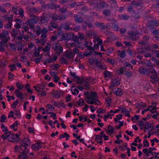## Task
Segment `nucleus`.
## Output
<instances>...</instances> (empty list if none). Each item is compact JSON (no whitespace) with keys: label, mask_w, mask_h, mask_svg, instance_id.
Wrapping results in <instances>:
<instances>
[{"label":"nucleus","mask_w":159,"mask_h":159,"mask_svg":"<svg viewBox=\"0 0 159 159\" xmlns=\"http://www.w3.org/2000/svg\"><path fill=\"white\" fill-rule=\"evenodd\" d=\"M84 100L88 104H95L99 105L100 104V102L98 100L93 97L90 94H88Z\"/></svg>","instance_id":"f257e3e1"},{"label":"nucleus","mask_w":159,"mask_h":159,"mask_svg":"<svg viewBox=\"0 0 159 159\" xmlns=\"http://www.w3.org/2000/svg\"><path fill=\"white\" fill-rule=\"evenodd\" d=\"M0 39H3L4 43H7L10 39L9 32L6 30H3L2 33H0Z\"/></svg>","instance_id":"f03ea898"},{"label":"nucleus","mask_w":159,"mask_h":159,"mask_svg":"<svg viewBox=\"0 0 159 159\" xmlns=\"http://www.w3.org/2000/svg\"><path fill=\"white\" fill-rule=\"evenodd\" d=\"M20 139L18 134H14L11 133L10 136H9L8 140L9 141L14 143H17L19 142Z\"/></svg>","instance_id":"7ed1b4c3"},{"label":"nucleus","mask_w":159,"mask_h":159,"mask_svg":"<svg viewBox=\"0 0 159 159\" xmlns=\"http://www.w3.org/2000/svg\"><path fill=\"white\" fill-rule=\"evenodd\" d=\"M75 35L74 33L68 32L67 33H65L62 35V39L63 40L68 41L70 40Z\"/></svg>","instance_id":"20e7f679"},{"label":"nucleus","mask_w":159,"mask_h":159,"mask_svg":"<svg viewBox=\"0 0 159 159\" xmlns=\"http://www.w3.org/2000/svg\"><path fill=\"white\" fill-rule=\"evenodd\" d=\"M129 37L133 40H136L139 38V34L133 31H129L128 32Z\"/></svg>","instance_id":"39448f33"},{"label":"nucleus","mask_w":159,"mask_h":159,"mask_svg":"<svg viewBox=\"0 0 159 159\" xmlns=\"http://www.w3.org/2000/svg\"><path fill=\"white\" fill-rule=\"evenodd\" d=\"M55 98H59L61 94H62V92L61 90L57 91L55 90H53L50 93Z\"/></svg>","instance_id":"423d86ee"},{"label":"nucleus","mask_w":159,"mask_h":159,"mask_svg":"<svg viewBox=\"0 0 159 159\" xmlns=\"http://www.w3.org/2000/svg\"><path fill=\"white\" fill-rule=\"evenodd\" d=\"M120 84V82L118 78H113L111 83V85L109 86V88L112 89L116 86L119 85Z\"/></svg>","instance_id":"0eeeda50"},{"label":"nucleus","mask_w":159,"mask_h":159,"mask_svg":"<svg viewBox=\"0 0 159 159\" xmlns=\"http://www.w3.org/2000/svg\"><path fill=\"white\" fill-rule=\"evenodd\" d=\"M18 152L20 154H27L28 152V149L25 146H24L23 144H21L20 146H19Z\"/></svg>","instance_id":"6e6552de"},{"label":"nucleus","mask_w":159,"mask_h":159,"mask_svg":"<svg viewBox=\"0 0 159 159\" xmlns=\"http://www.w3.org/2000/svg\"><path fill=\"white\" fill-rule=\"evenodd\" d=\"M72 25V23L71 22L66 21L65 23L62 24L61 25V26L65 30L67 31H69L70 30H71V28H70V26Z\"/></svg>","instance_id":"1a4fd4ad"},{"label":"nucleus","mask_w":159,"mask_h":159,"mask_svg":"<svg viewBox=\"0 0 159 159\" xmlns=\"http://www.w3.org/2000/svg\"><path fill=\"white\" fill-rule=\"evenodd\" d=\"M149 38V36L145 35L143 37V39L140 40L138 43L141 45H145L148 42Z\"/></svg>","instance_id":"9d476101"},{"label":"nucleus","mask_w":159,"mask_h":159,"mask_svg":"<svg viewBox=\"0 0 159 159\" xmlns=\"http://www.w3.org/2000/svg\"><path fill=\"white\" fill-rule=\"evenodd\" d=\"M139 71L140 73L142 75L146 74L147 75H149V70L144 68L142 67L139 68Z\"/></svg>","instance_id":"9b49d317"},{"label":"nucleus","mask_w":159,"mask_h":159,"mask_svg":"<svg viewBox=\"0 0 159 159\" xmlns=\"http://www.w3.org/2000/svg\"><path fill=\"white\" fill-rule=\"evenodd\" d=\"M150 81L152 83L155 84L158 81L159 78L157 75H153L150 77Z\"/></svg>","instance_id":"f8f14e48"},{"label":"nucleus","mask_w":159,"mask_h":159,"mask_svg":"<svg viewBox=\"0 0 159 159\" xmlns=\"http://www.w3.org/2000/svg\"><path fill=\"white\" fill-rule=\"evenodd\" d=\"M75 21L77 23H82L83 19L82 17L79 15H77L74 16Z\"/></svg>","instance_id":"ddd939ff"},{"label":"nucleus","mask_w":159,"mask_h":159,"mask_svg":"<svg viewBox=\"0 0 159 159\" xmlns=\"http://www.w3.org/2000/svg\"><path fill=\"white\" fill-rule=\"evenodd\" d=\"M112 91L113 93L117 96H121L123 94L122 89L119 88H116L113 89Z\"/></svg>","instance_id":"4468645a"},{"label":"nucleus","mask_w":159,"mask_h":159,"mask_svg":"<svg viewBox=\"0 0 159 159\" xmlns=\"http://www.w3.org/2000/svg\"><path fill=\"white\" fill-rule=\"evenodd\" d=\"M32 149L35 151H38L41 148L40 144L39 143H37L32 145Z\"/></svg>","instance_id":"2eb2a0df"},{"label":"nucleus","mask_w":159,"mask_h":159,"mask_svg":"<svg viewBox=\"0 0 159 159\" xmlns=\"http://www.w3.org/2000/svg\"><path fill=\"white\" fill-rule=\"evenodd\" d=\"M95 25L97 26L100 27L101 29L103 30H104L105 28H107L108 26L107 25L105 26L104 23L98 22H96Z\"/></svg>","instance_id":"dca6fc26"},{"label":"nucleus","mask_w":159,"mask_h":159,"mask_svg":"<svg viewBox=\"0 0 159 159\" xmlns=\"http://www.w3.org/2000/svg\"><path fill=\"white\" fill-rule=\"evenodd\" d=\"M21 144H23L24 146H28L30 145V141L28 139L25 138L23 139V142L20 143Z\"/></svg>","instance_id":"f3484780"},{"label":"nucleus","mask_w":159,"mask_h":159,"mask_svg":"<svg viewBox=\"0 0 159 159\" xmlns=\"http://www.w3.org/2000/svg\"><path fill=\"white\" fill-rule=\"evenodd\" d=\"M13 16L10 15L8 16L7 15H4L2 17V18L8 21L9 22H12L13 21Z\"/></svg>","instance_id":"a211bd4d"},{"label":"nucleus","mask_w":159,"mask_h":159,"mask_svg":"<svg viewBox=\"0 0 159 159\" xmlns=\"http://www.w3.org/2000/svg\"><path fill=\"white\" fill-rule=\"evenodd\" d=\"M100 3L99 0H92L90 2V5L96 7H98Z\"/></svg>","instance_id":"6ab92c4d"},{"label":"nucleus","mask_w":159,"mask_h":159,"mask_svg":"<svg viewBox=\"0 0 159 159\" xmlns=\"http://www.w3.org/2000/svg\"><path fill=\"white\" fill-rule=\"evenodd\" d=\"M15 92L17 97L21 99L23 98V94L22 92L19 91L18 89H16Z\"/></svg>","instance_id":"aec40b11"},{"label":"nucleus","mask_w":159,"mask_h":159,"mask_svg":"<svg viewBox=\"0 0 159 159\" xmlns=\"http://www.w3.org/2000/svg\"><path fill=\"white\" fill-rule=\"evenodd\" d=\"M98 7L104 8L107 7L109 6L108 4L105 2H102L100 0Z\"/></svg>","instance_id":"412c9836"},{"label":"nucleus","mask_w":159,"mask_h":159,"mask_svg":"<svg viewBox=\"0 0 159 159\" xmlns=\"http://www.w3.org/2000/svg\"><path fill=\"white\" fill-rule=\"evenodd\" d=\"M83 80L81 85H82L84 87V89H89V85L88 84V82L84 79Z\"/></svg>","instance_id":"4be33fe9"},{"label":"nucleus","mask_w":159,"mask_h":159,"mask_svg":"<svg viewBox=\"0 0 159 159\" xmlns=\"http://www.w3.org/2000/svg\"><path fill=\"white\" fill-rule=\"evenodd\" d=\"M67 58L71 59L74 57L73 53L69 51H66L65 55Z\"/></svg>","instance_id":"5701e85b"},{"label":"nucleus","mask_w":159,"mask_h":159,"mask_svg":"<svg viewBox=\"0 0 159 159\" xmlns=\"http://www.w3.org/2000/svg\"><path fill=\"white\" fill-rule=\"evenodd\" d=\"M51 45L49 43H47L46 45L43 48V51L44 52H47L49 51Z\"/></svg>","instance_id":"b1692460"},{"label":"nucleus","mask_w":159,"mask_h":159,"mask_svg":"<svg viewBox=\"0 0 159 159\" xmlns=\"http://www.w3.org/2000/svg\"><path fill=\"white\" fill-rule=\"evenodd\" d=\"M11 133L10 131L5 132V133L2 134L1 137L3 139V140H6L7 139H8L9 136H10Z\"/></svg>","instance_id":"393cba45"},{"label":"nucleus","mask_w":159,"mask_h":159,"mask_svg":"<svg viewBox=\"0 0 159 159\" xmlns=\"http://www.w3.org/2000/svg\"><path fill=\"white\" fill-rule=\"evenodd\" d=\"M126 69L125 68L123 67H121L120 69L116 70V72L119 75H121L123 74L124 72L126 71Z\"/></svg>","instance_id":"a878e982"},{"label":"nucleus","mask_w":159,"mask_h":159,"mask_svg":"<svg viewBox=\"0 0 159 159\" xmlns=\"http://www.w3.org/2000/svg\"><path fill=\"white\" fill-rule=\"evenodd\" d=\"M87 36L90 38H92V37H95L96 35V33L93 31H88L87 33Z\"/></svg>","instance_id":"bb28decb"},{"label":"nucleus","mask_w":159,"mask_h":159,"mask_svg":"<svg viewBox=\"0 0 159 159\" xmlns=\"http://www.w3.org/2000/svg\"><path fill=\"white\" fill-rule=\"evenodd\" d=\"M55 4L53 3H48L45 5V8L47 9H53L54 8Z\"/></svg>","instance_id":"cd10ccee"},{"label":"nucleus","mask_w":159,"mask_h":159,"mask_svg":"<svg viewBox=\"0 0 159 159\" xmlns=\"http://www.w3.org/2000/svg\"><path fill=\"white\" fill-rule=\"evenodd\" d=\"M60 16L58 15L56 13H54L52 14V18L53 21H56L57 20H59Z\"/></svg>","instance_id":"c85d7f7f"},{"label":"nucleus","mask_w":159,"mask_h":159,"mask_svg":"<svg viewBox=\"0 0 159 159\" xmlns=\"http://www.w3.org/2000/svg\"><path fill=\"white\" fill-rule=\"evenodd\" d=\"M18 125V121H16L13 124H12L10 126L11 128L13 129V130L15 131H17V129L16 128H15L16 127H17Z\"/></svg>","instance_id":"c756f323"},{"label":"nucleus","mask_w":159,"mask_h":159,"mask_svg":"<svg viewBox=\"0 0 159 159\" xmlns=\"http://www.w3.org/2000/svg\"><path fill=\"white\" fill-rule=\"evenodd\" d=\"M95 139L98 143H102V137L101 136L99 135H97L96 136Z\"/></svg>","instance_id":"7c9ffc66"},{"label":"nucleus","mask_w":159,"mask_h":159,"mask_svg":"<svg viewBox=\"0 0 159 159\" xmlns=\"http://www.w3.org/2000/svg\"><path fill=\"white\" fill-rule=\"evenodd\" d=\"M151 24L152 25L158 26L159 25V20H153L150 22Z\"/></svg>","instance_id":"2f4dec72"},{"label":"nucleus","mask_w":159,"mask_h":159,"mask_svg":"<svg viewBox=\"0 0 159 159\" xmlns=\"http://www.w3.org/2000/svg\"><path fill=\"white\" fill-rule=\"evenodd\" d=\"M114 131L113 127L111 125H109L108 127V131L107 134H112Z\"/></svg>","instance_id":"473e14b6"},{"label":"nucleus","mask_w":159,"mask_h":159,"mask_svg":"<svg viewBox=\"0 0 159 159\" xmlns=\"http://www.w3.org/2000/svg\"><path fill=\"white\" fill-rule=\"evenodd\" d=\"M152 125V124L150 123H147L145 125L144 128L145 129H149L151 128V130H152L153 129V127Z\"/></svg>","instance_id":"72a5a7b5"},{"label":"nucleus","mask_w":159,"mask_h":159,"mask_svg":"<svg viewBox=\"0 0 159 159\" xmlns=\"http://www.w3.org/2000/svg\"><path fill=\"white\" fill-rule=\"evenodd\" d=\"M102 13L106 16H109L111 14V10L106 9L103 11Z\"/></svg>","instance_id":"f704fd0d"},{"label":"nucleus","mask_w":159,"mask_h":159,"mask_svg":"<svg viewBox=\"0 0 159 159\" xmlns=\"http://www.w3.org/2000/svg\"><path fill=\"white\" fill-rule=\"evenodd\" d=\"M60 63L61 64H65L66 65L68 64V62L65 59H64L63 57H61L59 61Z\"/></svg>","instance_id":"c9c22d12"},{"label":"nucleus","mask_w":159,"mask_h":159,"mask_svg":"<svg viewBox=\"0 0 159 159\" xmlns=\"http://www.w3.org/2000/svg\"><path fill=\"white\" fill-rule=\"evenodd\" d=\"M4 43L3 41H2L0 42V51L2 52H4L5 51V49L4 48Z\"/></svg>","instance_id":"e433bc0d"},{"label":"nucleus","mask_w":159,"mask_h":159,"mask_svg":"<svg viewBox=\"0 0 159 159\" xmlns=\"http://www.w3.org/2000/svg\"><path fill=\"white\" fill-rule=\"evenodd\" d=\"M120 52V53L119 56L122 58H124L126 56V52L124 50H123L121 51V52H120V51H119L118 52L119 53V52Z\"/></svg>","instance_id":"4c0bfd02"},{"label":"nucleus","mask_w":159,"mask_h":159,"mask_svg":"<svg viewBox=\"0 0 159 159\" xmlns=\"http://www.w3.org/2000/svg\"><path fill=\"white\" fill-rule=\"evenodd\" d=\"M74 87H72L71 90L72 92V93L73 95H76V94H78L79 93V91L77 88H74V89H73V88H74Z\"/></svg>","instance_id":"58836bf2"},{"label":"nucleus","mask_w":159,"mask_h":159,"mask_svg":"<svg viewBox=\"0 0 159 159\" xmlns=\"http://www.w3.org/2000/svg\"><path fill=\"white\" fill-rule=\"evenodd\" d=\"M10 47L11 49L12 50L16 51V47L15 44L12 43H10L9 44Z\"/></svg>","instance_id":"ea45409f"},{"label":"nucleus","mask_w":159,"mask_h":159,"mask_svg":"<svg viewBox=\"0 0 159 159\" xmlns=\"http://www.w3.org/2000/svg\"><path fill=\"white\" fill-rule=\"evenodd\" d=\"M36 28L37 29L36 34L37 35H39L42 33V29L39 25L36 26Z\"/></svg>","instance_id":"a19ab883"},{"label":"nucleus","mask_w":159,"mask_h":159,"mask_svg":"<svg viewBox=\"0 0 159 159\" xmlns=\"http://www.w3.org/2000/svg\"><path fill=\"white\" fill-rule=\"evenodd\" d=\"M46 107L48 108V110L51 111H53L55 110V108L52 105L48 104L47 105Z\"/></svg>","instance_id":"79ce46f5"},{"label":"nucleus","mask_w":159,"mask_h":159,"mask_svg":"<svg viewBox=\"0 0 159 159\" xmlns=\"http://www.w3.org/2000/svg\"><path fill=\"white\" fill-rule=\"evenodd\" d=\"M157 108L154 106H150L149 107V111L152 113H154L156 111Z\"/></svg>","instance_id":"37998d69"},{"label":"nucleus","mask_w":159,"mask_h":159,"mask_svg":"<svg viewBox=\"0 0 159 159\" xmlns=\"http://www.w3.org/2000/svg\"><path fill=\"white\" fill-rule=\"evenodd\" d=\"M60 46V45L58 43H55L52 45V48L54 51H56Z\"/></svg>","instance_id":"c03bdc74"},{"label":"nucleus","mask_w":159,"mask_h":159,"mask_svg":"<svg viewBox=\"0 0 159 159\" xmlns=\"http://www.w3.org/2000/svg\"><path fill=\"white\" fill-rule=\"evenodd\" d=\"M49 25L52 27L54 29L57 28L58 27V25L54 22H51L49 23Z\"/></svg>","instance_id":"a18cd8bd"},{"label":"nucleus","mask_w":159,"mask_h":159,"mask_svg":"<svg viewBox=\"0 0 159 159\" xmlns=\"http://www.w3.org/2000/svg\"><path fill=\"white\" fill-rule=\"evenodd\" d=\"M120 17L122 19L125 20H127L130 17V16L126 14H123L120 16Z\"/></svg>","instance_id":"49530a36"},{"label":"nucleus","mask_w":159,"mask_h":159,"mask_svg":"<svg viewBox=\"0 0 159 159\" xmlns=\"http://www.w3.org/2000/svg\"><path fill=\"white\" fill-rule=\"evenodd\" d=\"M77 103L79 106H82L84 104V102L82 98H80Z\"/></svg>","instance_id":"de8ad7c7"},{"label":"nucleus","mask_w":159,"mask_h":159,"mask_svg":"<svg viewBox=\"0 0 159 159\" xmlns=\"http://www.w3.org/2000/svg\"><path fill=\"white\" fill-rule=\"evenodd\" d=\"M38 93V94L41 97L45 96L46 95V92L43 90L40 91V90L39 91V92Z\"/></svg>","instance_id":"09e8293b"},{"label":"nucleus","mask_w":159,"mask_h":159,"mask_svg":"<svg viewBox=\"0 0 159 159\" xmlns=\"http://www.w3.org/2000/svg\"><path fill=\"white\" fill-rule=\"evenodd\" d=\"M51 103L52 104L56 107H57L58 108L60 107L59 103H58L57 102L55 101L52 100L51 102Z\"/></svg>","instance_id":"8fccbe9b"},{"label":"nucleus","mask_w":159,"mask_h":159,"mask_svg":"<svg viewBox=\"0 0 159 159\" xmlns=\"http://www.w3.org/2000/svg\"><path fill=\"white\" fill-rule=\"evenodd\" d=\"M111 73L108 71L106 70L104 73L105 77H109L111 76Z\"/></svg>","instance_id":"3c124183"},{"label":"nucleus","mask_w":159,"mask_h":159,"mask_svg":"<svg viewBox=\"0 0 159 159\" xmlns=\"http://www.w3.org/2000/svg\"><path fill=\"white\" fill-rule=\"evenodd\" d=\"M143 102H141V103H137L136 105L137 107H145L147 106V105L145 103L143 104Z\"/></svg>","instance_id":"603ef678"},{"label":"nucleus","mask_w":159,"mask_h":159,"mask_svg":"<svg viewBox=\"0 0 159 159\" xmlns=\"http://www.w3.org/2000/svg\"><path fill=\"white\" fill-rule=\"evenodd\" d=\"M112 25H113L112 27V28L115 31H117L120 28L118 25L114 24H113V23H112Z\"/></svg>","instance_id":"864d4df0"},{"label":"nucleus","mask_w":159,"mask_h":159,"mask_svg":"<svg viewBox=\"0 0 159 159\" xmlns=\"http://www.w3.org/2000/svg\"><path fill=\"white\" fill-rule=\"evenodd\" d=\"M26 154H20L19 156L18 159H26Z\"/></svg>","instance_id":"5fc2aeb1"},{"label":"nucleus","mask_w":159,"mask_h":159,"mask_svg":"<svg viewBox=\"0 0 159 159\" xmlns=\"http://www.w3.org/2000/svg\"><path fill=\"white\" fill-rule=\"evenodd\" d=\"M12 35L14 37H16L18 34V30L17 29H14L12 30Z\"/></svg>","instance_id":"6e6d98bb"},{"label":"nucleus","mask_w":159,"mask_h":159,"mask_svg":"<svg viewBox=\"0 0 159 159\" xmlns=\"http://www.w3.org/2000/svg\"><path fill=\"white\" fill-rule=\"evenodd\" d=\"M80 26H76L73 28H71L70 30L73 31L75 32H77L80 30Z\"/></svg>","instance_id":"4d7b16f0"},{"label":"nucleus","mask_w":159,"mask_h":159,"mask_svg":"<svg viewBox=\"0 0 159 159\" xmlns=\"http://www.w3.org/2000/svg\"><path fill=\"white\" fill-rule=\"evenodd\" d=\"M9 67L10 68V70L11 71H13L14 70H16V65L14 64L12 65H10L9 66Z\"/></svg>","instance_id":"13d9d810"},{"label":"nucleus","mask_w":159,"mask_h":159,"mask_svg":"<svg viewBox=\"0 0 159 159\" xmlns=\"http://www.w3.org/2000/svg\"><path fill=\"white\" fill-rule=\"evenodd\" d=\"M149 148H144L143 149V153H144L145 154H146V155L148 156H150V155L149 154Z\"/></svg>","instance_id":"bf43d9fd"},{"label":"nucleus","mask_w":159,"mask_h":159,"mask_svg":"<svg viewBox=\"0 0 159 159\" xmlns=\"http://www.w3.org/2000/svg\"><path fill=\"white\" fill-rule=\"evenodd\" d=\"M97 60L95 59L94 58H90L89 59V61L90 64H92L94 63H95Z\"/></svg>","instance_id":"052dcab7"},{"label":"nucleus","mask_w":159,"mask_h":159,"mask_svg":"<svg viewBox=\"0 0 159 159\" xmlns=\"http://www.w3.org/2000/svg\"><path fill=\"white\" fill-rule=\"evenodd\" d=\"M7 119V117L5 116L4 114L2 115L1 117L0 122H4L5 121V120Z\"/></svg>","instance_id":"680f3d73"},{"label":"nucleus","mask_w":159,"mask_h":159,"mask_svg":"<svg viewBox=\"0 0 159 159\" xmlns=\"http://www.w3.org/2000/svg\"><path fill=\"white\" fill-rule=\"evenodd\" d=\"M77 79V83L78 84H81L82 83L83 80H84L83 78H80V77H78V78H76Z\"/></svg>","instance_id":"e2e57ef3"},{"label":"nucleus","mask_w":159,"mask_h":159,"mask_svg":"<svg viewBox=\"0 0 159 159\" xmlns=\"http://www.w3.org/2000/svg\"><path fill=\"white\" fill-rule=\"evenodd\" d=\"M19 14L21 17H23L24 16V11L21 8L20 9L18 12V14Z\"/></svg>","instance_id":"0e129e2a"},{"label":"nucleus","mask_w":159,"mask_h":159,"mask_svg":"<svg viewBox=\"0 0 159 159\" xmlns=\"http://www.w3.org/2000/svg\"><path fill=\"white\" fill-rule=\"evenodd\" d=\"M143 146L145 147H148L149 146V143L148 140H144L143 142Z\"/></svg>","instance_id":"69168bd1"},{"label":"nucleus","mask_w":159,"mask_h":159,"mask_svg":"<svg viewBox=\"0 0 159 159\" xmlns=\"http://www.w3.org/2000/svg\"><path fill=\"white\" fill-rule=\"evenodd\" d=\"M100 70H106L107 69V67L106 65L103 64H101L100 66L98 67Z\"/></svg>","instance_id":"338daca9"},{"label":"nucleus","mask_w":159,"mask_h":159,"mask_svg":"<svg viewBox=\"0 0 159 159\" xmlns=\"http://www.w3.org/2000/svg\"><path fill=\"white\" fill-rule=\"evenodd\" d=\"M124 65L126 67H130L131 68H133V66L129 62H125L124 63Z\"/></svg>","instance_id":"774afa93"}]
</instances>
